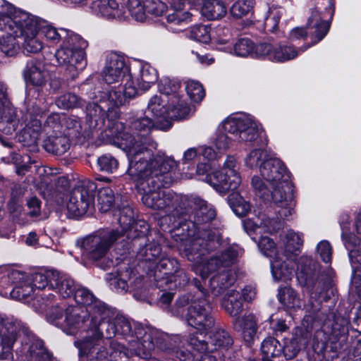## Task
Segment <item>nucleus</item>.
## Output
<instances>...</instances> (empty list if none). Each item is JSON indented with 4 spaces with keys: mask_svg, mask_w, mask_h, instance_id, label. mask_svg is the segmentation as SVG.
Wrapping results in <instances>:
<instances>
[{
    "mask_svg": "<svg viewBox=\"0 0 361 361\" xmlns=\"http://www.w3.org/2000/svg\"><path fill=\"white\" fill-rule=\"evenodd\" d=\"M226 131L222 128V124L219 128V132L214 139V143L216 147L220 151H225L230 147L231 139L225 133Z\"/></svg>",
    "mask_w": 361,
    "mask_h": 361,
    "instance_id": "338daca9",
    "label": "nucleus"
},
{
    "mask_svg": "<svg viewBox=\"0 0 361 361\" xmlns=\"http://www.w3.org/2000/svg\"><path fill=\"white\" fill-rule=\"evenodd\" d=\"M161 247L155 242H150L144 247L140 248L137 252V257L139 260L145 262H154L161 255Z\"/></svg>",
    "mask_w": 361,
    "mask_h": 361,
    "instance_id": "864d4df0",
    "label": "nucleus"
},
{
    "mask_svg": "<svg viewBox=\"0 0 361 361\" xmlns=\"http://www.w3.org/2000/svg\"><path fill=\"white\" fill-rule=\"evenodd\" d=\"M162 334L166 335L169 337L168 339L158 340L153 336L154 348L174 353L180 361L194 360V355L185 348V344L196 351L208 350L217 354L218 357L221 355L224 361L231 360L230 351L233 341L229 333L224 329H219L215 331L207 342L200 340L195 334H190L187 341H183L179 335L169 336L164 332Z\"/></svg>",
    "mask_w": 361,
    "mask_h": 361,
    "instance_id": "0eeeda50",
    "label": "nucleus"
},
{
    "mask_svg": "<svg viewBox=\"0 0 361 361\" xmlns=\"http://www.w3.org/2000/svg\"><path fill=\"white\" fill-rule=\"evenodd\" d=\"M194 283L196 290L192 293L180 295L176 300L173 313L176 316H183L184 307L189 305L185 314L186 321L188 325L203 334L212 329L215 322L205 289L197 280L195 279Z\"/></svg>",
    "mask_w": 361,
    "mask_h": 361,
    "instance_id": "1a4fd4ad",
    "label": "nucleus"
},
{
    "mask_svg": "<svg viewBox=\"0 0 361 361\" xmlns=\"http://www.w3.org/2000/svg\"><path fill=\"white\" fill-rule=\"evenodd\" d=\"M54 270H49L45 273H35L30 276L26 274V280L30 284L33 286V290L35 288L42 290L48 287L49 290L51 289V274H55Z\"/></svg>",
    "mask_w": 361,
    "mask_h": 361,
    "instance_id": "603ef678",
    "label": "nucleus"
},
{
    "mask_svg": "<svg viewBox=\"0 0 361 361\" xmlns=\"http://www.w3.org/2000/svg\"><path fill=\"white\" fill-rule=\"evenodd\" d=\"M317 253L319 255L322 260L325 263H331L332 255V247L327 240H322L317 247Z\"/></svg>",
    "mask_w": 361,
    "mask_h": 361,
    "instance_id": "774afa93",
    "label": "nucleus"
},
{
    "mask_svg": "<svg viewBox=\"0 0 361 361\" xmlns=\"http://www.w3.org/2000/svg\"><path fill=\"white\" fill-rule=\"evenodd\" d=\"M157 269L164 275H171L178 269V261L173 257L162 256L157 265Z\"/></svg>",
    "mask_w": 361,
    "mask_h": 361,
    "instance_id": "0e129e2a",
    "label": "nucleus"
},
{
    "mask_svg": "<svg viewBox=\"0 0 361 361\" xmlns=\"http://www.w3.org/2000/svg\"><path fill=\"white\" fill-rule=\"evenodd\" d=\"M154 126L152 118L148 116H139L133 119L129 126V133L126 130L121 122L113 123L111 128L112 136L121 140V145L126 151L130 164L129 152L132 148H137L139 151L148 150L152 157V148H155L156 144L153 142L149 133Z\"/></svg>",
    "mask_w": 361,
    "mask_h": 361,
    "instance_id": "9b49d317",
    "label": "nucleus"
},
{
    "mask_svg": "<svg viewBox=\"0 0 361 361\" xmlns=\"http://www.w3.org/2000/svg\"><path fill=\"white\" fill-rule=\"evenodd\" d=\"M121 234L118 229L104 228L87 235L81 243L82 256L93 261L101 259L121 237Z\"/></svg>",
    "mask_w": 361,
    "mask_h": 361,
    "instance_id": "4468645a",
    "label": "nucleus"
},
{
    "mask_svg": "<svg viewBox=\"0 0 361 361\" xmlns=\"http://www.w3.org/2000/svg\"><path fill=\"white\" fill-rule=\"evenodd\" d=\"M259 44L255 45L248 38H242L238 39L235 44L233 42L223 48L222 51L235 55L239 57L251 56L253 58L262 57L263 55L258 54L257 48Z\"/></svg>",
    "mask_w": 361,
    "mask_h": 361,
    "instance_id": "f704fd0d",
    "label": "nucleus"
},
{
    "mask_svg": "<svg viewBox=\"0 0 361 361\" xmlns=\"http://www.w3.org/2000/svg\"><path fill=\"white\" fill-rule=\"evenodd\" d=\"M97 164L100 171L108 173H114L118 167V161L111 154H104L97 159Z\"/></svg>",
    "mask_w": 361,
    "mask_h": 361,
    "instance_id": "680f3d73",
    "label": "nucleus"
},
{
    "mask_svg": "<svg viewBox=\"0 0 361 361\" xmlns=\"http://www.w3.org/2000/svg\"><path fill=\"white\" fill-rule=\"evenodd\" d=\"M201 12L207 19L216 20L226 15V8L221 0H207L204 3Z\"/></svg>",
    "mask_w": 361,
    "mask_h": 361,
    "instance_id": "de8ad7c7",
    "label": "nucleus"
},
{
    "mask_svg": "<svg viewBox=\"0 0 361 361\" xmlns=\"http://www.w3.org/2000/svg\"><path fill=\"white\" fill-rule=\"evenodd\" d=\"M23 76L26 83L36 87H42L47 84L50 74L44 62L30 60L23 71Z\"/></svg>",
    "mask_w": 361,
    "mask_h": 361,
    "instance_id": "bb28decb",
    "label": "nucleus"
},
{
    "mask_svg": "<svg viewBox=\"0 0 361 361\" xmlns=\"http://www.w3.org/2000/svg\"><path fill=\"white\" fill-rule=\"evenodd\" d=\"M74 298L82 306L66 308L61 329L71 336L86 334L74 342L80 361H128L130 355H147L153 350V336L158 340L169 338L156 329L115 315L112 308L87 288L78 285Z\"/></svg>",
    "mask_w": 361,
    "mask_h": 361,
    "instance_id": "f257e3e1",
    "label": "nucleus"
},
{
    "mask_svg": "<svg viewBox=\"0 0 361 361\" xmlns=\"http://www.w3.org/2000/svg\"><path fill=\"white\" fill-rule=\"evenodd\" d=\"M283 350V346L274 337H267L263 340L261 344V353L262 361H276Z\"/></svg>",
    "mask_w": 361,
    "mask_h": 361,
    "instance_id": "37998d69",
    "label": "nucleus"
},
{
    "mask_svg": "<svg viewBox=\"0 0 361 361\" xmlns=\"http://www.w3.org/2000/svg\"><path fill=\"white\" fill-rule=\"evenodd\" d=\"M18 9L6 0H0V31L11 29Z\"/></svg>",
    "mask_w": 361,
    "mask_h": 361,
    "instance_id": "09e8293b",
    "label": "nucleus"
},
{
    "mask_svg": "<svg viewBox=\"0 0 361 361\" xmlns=\"http://www.w3.org/2000/svg\"><path fill=\"white\" fill-rule=\"evenodd\" d=\"M158 79L157 70L149 63L141 65L138 75L134 80L131 77L126 81L133 80L134 86L138 92V88L143 91L148 90L151 86L154 84ZM138 93L137 94V95Z\"/></svg>",
    "mask_w": 361,
    "mask_h": 361,
    "instance_id": "4c0bfd02",
    "label": "nucleus"
},
{
    "mask_svg": "<svg viewBox=\"0 0 361 361\" xmlns=\"http://www.w3.org/2000/svg\"><path fill=\"white\" fill-rule=\"evenodd\" d=\"M14 16V23H19L20 37H23L24 49L31 54L39 52L44 47V44L38 36L37 23L35 16L30 13L18 9Z\"/></svg>",
    "mask_w": 361,
    "mask_h": 361,
    "instance_id": "f3484780",
    "label": "nucleus"
},
{
    "mask_svg": "<svg viewBox=\"0 0 361 361\" xmlns=\"http://www.w3.org/2000/svg\"><path fill=\"white\" fill-rule=\"evenodd\" d=\"M51 274V289L62 298H66L73 295L78 286L74 280L66 274L56 271Z\"/></svg>",
    "mask_w": 361,
    "mask_h": 361,
    "instance_id": "72a5a7b5",
    "label": "nucleus"
},
{
    "mask_svg": "<svg viewBox=\"0 0 361 361\" xmlns=\"http://www.w3.org/2000/svg\"><path fill=\"white\" fill-rule=\"evenodd\" d=\"M129 155L131 159L127 173L137 183L142 203L153 209L178 210L185 197L166 188L173 181L171 173L176 167L175 160L162 152L151 159L149 151L132 147Z\"/></svg>",
    "mask_w": 361,
    "mask_h": 361,
    "instance_id": "f03ea898",
    "label": "nucleus"
},
{
    "mask_svg": "<svg viewBox=\"0 0 361 361\" xmlns=\"http://www.w3.org/2000/svg\"><path fill=\"white\" fill-rule=\"evenodd\" d=\"M146 112L150 114L153 119L165 121L170 123L171 120H181L189 116L192 113V109L190 105H185V103H181L180 107L176 105L170 106L166 98L154 95L149 100Z\"/></svg>",
    "mask_w": 361,
    "mask_h": 361,
    "instance_id": "a211bd4d",
    "label": "nucleus"
},
{
    "mask_svg": "<svg viewBox=\"0 0 361 361\" xmlns=\"http://www.w3.org/2000/svg\"><path fill=\"white\" fill-rule=\"evenodd\" d=\"M257 319L253 314L237 317L233 322L235 330L240 332L244 341L248 344L254 342L258 329Z\"/></svg>",
    "mask_w": 361,
    "mask_h": 361,
    "instance_id": "2f4dec72",
    "label": "nucleus"
},
{
    "mask_svg": "<svg viewBox=\"0 0 361 361\" xmlns=\"http://www.w3.org/2000/svg\"><path fill=\"white\" fill-rule=\"evenodd\" d=\"M235 159L232 156H228L221 170L209 173L212 168L211 164L209 162L200 163L197 166V173L198 175L206 174L204 180L212 185L218 192L225 194L229 190H236L241 183V178L235 170Z\"/></svg>",
    "mask_w": 361,
    "mask_h": 361,
    "instance_id": "ddd939ff",
    "label": "nucleus"
},
{
    "mask_svg": "<svg viewBox=\"0 0 361 361\" xmlns=\"http://www.w3.org/2000/svg\"><path fill=\"white\" fill-rule=\"evenodd\" d=\"M191 21V14L182 10H176L166 16L167 29L174 32H180L184 30Z\"/></svg>",
    "mask_w": 361,
    "mask_h": 361,
    "instance_id": "c03bdc74",
    "label": "nucleus"
},
{
    "mask_svg": "<svg viewBox=\"0 0 361 361\" xmlns=\"http://www.w3.org/2000/svg\"><path fill=\"white\" fill-rule=\"evenodd\" d=\"M132 271L128 267L120 269L115 272L106 274V280L111 290L117 293H126L129 285Z\"/></svg>",
    "mask_w": 361,
    "mask_h": 361,
    "instance_id": "58836bf2",
    "label": "nucleus"
},
{
    "mask_svg": "<svg viewBox=\"0 0 361 361\" xmlns=\"http://www.w3.org/2000/svg\"><path fill=\"white\" fill-rule=\"evenodd\" d=\"M259 172L267 183L259 176L252 178L256 195L264 202L274 203L281 218L291 216L295 206L294 187L283 163L274 154L264 160Z\"/></svg>",
    "mask_w": 361,
    "mask_h": 361,
    "instance_id": "20e7f679",
    "label": "nucleus"
},
{
    "mask_svg": "<svg viewBox=\"0 0 361 361\" xmlns=\"http://www.w3.org/2000/svg\"><path fill=\"white\" fill-rule=\"evenodd\" d=\"M228 202L233 212L238 216H243L251 209L250 203L245 201L238 192H231L228 197Z\"/></svg>",
    "mask_w": 361,
    "mask_h": 361,
    "instance_id": "8fccbe9b",
    "label": "nucleus"
},
{
    "mask_svg": "<svg viewBox=\"0 0 361 361\" xmlns=\"http://www.w3.org/2000/svg\"><path fill=\"white\" fill-rule=\"evenodd\" d=\"M211 27L207 25H196L191 27L189 37L195 41L207 43L211 39Z\"/></svg>",
    "mask_w": 361,
    "mask_h": 361,
    "instance_id": "bf43d9fd",
    "label": "nucleus"
},
{
    "mask_svg": "<svg viewBox=\"0 0 361 361\" xmlns=\"http://www.w3.org/2000/svg\"><path fill=\"white\" fill-rule=\"evenodd\" d=\"M14 285L9 291H4L1 294L13 299L23 300L30 296L33 293V286L26 280V274L11 267L0 268V287L8 288Z\"/></svg>",
    "mask_w": 361,
    "mask_h": 361,
    "instance_id": "dca6fc26",
    "label": "nucleus"
},
{
    "mask_svg": "<svg viewBox=\"0 0 361 361\" xmlns=\"http://www.w3.org/2000/svg\"><path fill=\"white\" fill-rule=\"evenodd\" d=\"M35 94L37 96L39 94L36 90L28 91L25 101L26 106L25 126L18 135L19 142L27 146L35 145L42 130L47 133H61L63 130V114L58 113L51 114L42 126L41 121L37 117L43 115L44 111L39 106L42 100L34 97Z\"/></svg>",
    "mask_w": 361,
    "mask_h": 361,
    "instance_id": "9d476101",
    "label": "nucleus"
},
{
    "mask_svg": "<svg viewBox=\"0 0 361 361\" xmlns=\"http://www.w3.org/2000/svg\"><path fill=\"white\" fill-rule=\"evenodd\" d=\"M256 147L252 149L245 159V165L250 169H259L264 163L265 159L271 158L274 154L266 149L267 146L255 145Z\"/></svg>",
    "mask_w": 361,
    "mask_h": 361,
    "instance_id": "a18cd8bd",
    "label": "nucleus"
},
{
    "mask_svg": "<svg viewBox=\"0 0 361 361\" xmlns=\"http://www.w3.org/2000/svg\"><path fill=\"white\" fill-rule=\"evenodd\" d=\"M194 203L197 208L193 220L180 223L171 231V235L189 261H200L201 256L221 246L222 238L219 230L207 226L215 218V210L200 198H195Z\"/></svg>",
    "mask_w": 361,
    "mask_h": 361,
    "instance_id": "7ed1b4c3",
    "label": "nucleus"
},
{
    "mask_svg": "<svg viewBox=\"0 0 361 361\" xmlns=\"http://www.w3.org/2000/svg\"><path fill=\"white\" fill-rule=\"evenodd\" d=\"M85 103V99H80L78 95L72 93H66L56 100L57 106L63 109L81 107Z\"/></svg>",
    "mask_w": 361,
    "mask_h": 361,
    "instance_id": "4d7b16f0",
    "label": "nucleus"
},
{
    "mask_svg": "<svg viewBox=\"0 0 361 361\" xmlns=\"http://www.w3.org/2000/svg\"><path fill=\"white\" fill-rule=\"evenodd\" d=\"M16 353L25 361H50L51 356L44 348L43 342L39 339H33L30 343L23 345Z\"/></svg>",
    "mask_w": 361,
    "mask_h": 361,
    "instance_id": "c756f323",
    "label": "nucleus"
},
{
    "mask_svg": "<svg viewBox=\"0 0 361 361\" xmlns=\"http://www.w3.org/2000/svg\"><path fill=\"white\" fill-rule=\"evenodd\" d=\"M185 90L192 101L199 102L205 96L202 85L197 81L190 80L186 82Z\"/></svg>",
    "mask_w": 361,
    "mask_h": 361,
    "instance_id": "052dcab7",
    "label": "nucleus"
},
{
    "mask_svg": "<svg viewBox=\"0 0 361 361\" xmlns=\"http://www.w3.org/2000/svg\"><path fill=\"white\" fill-rule=\"evenodd\" d=\"M279 209L276 211L277 217L274 218L264 213H259L255 217L247 219L243 221V227L247 233L257 232L258 230H262L263 232L272 233L279 231L282 226V219H288V218H281L279 214Z\"/></svg>",
    "mask_w": 361,
    "mask_h": 361,
    "instance_id": "393cba45",
    "label": "nucleus"
},
{
    "mask_svg": "<svg viewBox=\"0 0 361 361\" xmlns=\"http://www.w3.org/2000/svg\"><path fill=\"white\" fill-rule=\"evenodd\" d=\"M303 245V235L293 230L288 231L281 235L280 250L283 257H290L298 255Z\"/></svg>",
    "mask_w": 361,
    "mask_h": 361,
    "instance_id": "e433bc0d",
    "label": "nucleus"
},
{
    "mask_svg": "<svg viewBox=\"0 0 361 361\" xmlns=\"http://www.w3.org/2000/svg\"><path fill=\"white\" fill-rule=\"evenodd\" d=\"M311 45L302 47L296 50L292 46L275 45L270 43H260L257 48L258 54L266 56L269 60L275 62H285L298 56L299 52H304Z\"/></svg>",
    "mask_w": 361,
    "mask_h": 361,
    "instance_id": "b1692460",
    "label": "nucleus"
},
{
    "mask_svg": "<svg viewBox=\"0 0 361 361\" xmlns=\"http://www.w3.org/2000/svg\"><path fill=\"white\" fill-rule=\"evenodd\" d=\"M221 305L230 316L239 317L243 310L240 293L234 289L228 290L223 298Z\"/></svg>",
    "mask_w": 361,
    "mask_h": 361,
    "instance_id": "ea45409f",
    "label": "nucleus"
},
{
    "mask_svg": "<svg viewBox=\"0 0 361 361\" xmlns=\"http://www.w3.org/2000/svg\"><path fill=\"white\" fill-rule=\"evenodd\" d=\"M278 299L286 310L300 309L302 305L301 300L298 293L288 286L279 289Z\"/></svg>",
    "mask_w": 361,
    "mask_h": 361,
    "instance_id": "49530a36",
    "label": "nucleus"
},
{
    "mask_svg": "<svg viewBox=\"0 0 361 361\" xmlns=\"http://www.w3.org/2000/svg\"><path fill=\"white\" fill-rule=\"evenodd\" d=\"M241 253L242 250L238 245H232L206 262L203 260L204 256H201L200 261H192L195 263V272L203 279L216 272L209 280L210 290L214 296L227 292L234 284L236 275L231 267Z\"/></svg>",
    "mask_w": 361,
    "mask_h": 361,
    "instance_id": "6e6552de",
    "label": "nucleus"
},
{
    "mask_svg": "<svg viewBox=\"0 0 361 361\" xmlns=\"http://www.w3.org/2000/svg\"><path fill=\"white\" fill-rule=\"evenodd\" d=\"M97 186L90 180H84L75 188L70 194L67 209L74 217L84 215L94 207Z\"/></svg>",
    "mask_w": 361,
    "mask_h": 361,
    "instance_id": "2eb2a0df",
    "label": "nucleus"
},
{
    "mask_svg": "<svg viewBox=\"0 0 361 361\" xmlns=\"http://www.w3.org/2000/svg\"><path fill=\"white\" fill-rule=\"evenodd\" d=\"M258 246L262 254L267 257H276L281 254L280 248L277 250L274 241L267 236L261 237Z\"/></svg>",
    "mask_w": 361,
    "mask_h": 361,
    "instance_id": "13d9d810",
    "label": "nucleus"
},
{
    "mask_svg": "<svg viewBox=\"0 0 361 361\" xmlns=\"http://www.w3.org/2000/svg\"><path fill=\"white\" fill-rule=\"evenodd\" d=\"M252 0H238L231 7V14L240 18L247 15L252 8Z\"/></svg>",
    "mask_w": 361,
    "mask_h": 361,
    "instance_id": "e2e57ef3",
    "label": "nucleus"
},
{
    "mask_svg": "<svg viewBox=\"0 0 361 361\" xmlns=\"http://www.w3.org/2000/svg\"><path fill=\"white\" fill-rule=\"evenodd\" d=\"M118 196H115L111 188L109 187L102 188L98 192V204L102 212L110 211L116 204Z\"/></svg>",
    "mask_w": 361,
    "mask_h": 361,
    "instance_id": "3c124183",
    "label": "nucleus"
},
{
    "mask_svg": "<svg viewBox=\"0 0 361 361\" xmlns=\"http://www.w3.org/2000/svg\"><path fill=\"white\" fill-rule=\"evenodd\" d=\"M63 130L66 129L68 134L73 137L85 139L93 137L92 130L83 127L79 118L76 116L66 117L63 115Z\"/></svg>",
    "mask_w": 361,
    "mask_h": 361,
    "instance_id": "79ce46f5",
    "label": "nucleus"
},
{
    "mask_svg": "<svg viewBox=\"0 0 361 361\" xmlns=\"http://www.w3.org/2000/svg\"><path fill=\"white\" fill-rule=\"evenodd\" d=\"M342 229L341 238L345 249L348 252V257L353 269L351 278L352 286L356 293L361 298V240L353 233H348V224L341 222Z\"/></svg>",
    "mask_w": 361,
    "mask_h": 361,
    "instance_id": "aec40b11",
    "label": "nucleus"
},
{
    "mask_svg": "<svg viewBox=\"0 0 361 361\" xmlns=\"http://www.w3.org/2000/svg\"><path fill=\"white\" fill-rule=\"evenodd\" d=\"M307 27L313 39L312 44H315L320 42L328 33L330 28V21L323 20L321 13L317 9H314L307 20Z\"/></svg>",
    "mask_w": 361,
    "mask_h": 361,
    "instance_id": "7c9ffc66",
    "label": "nucleus"
},
{
    "mask_svg": "<svg viewBox=\"0 0 361 361\" xmlns=\"http://www.w3.org/2000/svg\"><path fill=\"white\" fill-rule=\"evenodd\" d=\"M137 92L134 86V82L130 80L123 86H120L109 91L98 92L97 94L90 96L92 102L86 105V126L94 133L105 128L106 121L108 122L107 128L111 131L114 120L121 114L120 108L126 105L130 99L137 96Z\"/></svg>",
    "mask_w": 361,
    "mask_h": 361,
    "instance_id": "39448f33",
    "label": "nucleus"
},
{
    "mask_svg": "<svg viewBox=\"0 0 361 361\" xmlns=\"http://www.w3.org/2000/svg\"><path fill=\"white\" fill-rule=\"evenodd\" d=\"M270 264L272 276L276 281L286 282L294 275V263L289 257H285L283 259L280 255L276 256Z\"/></svg>",
    "mask_w": 361,
    "mask_h": 361,
    "instance_id": "c9c22d12",
    "label": "nucleus"
},
{
    "mask_svg": "<svg viewBox=\"0 0 361 361\" xmlns=\"http://www.w3.org/2000/svg\"><path fill=\"white\" fill-rule=\"evenodd\" d=\"M129 72L128 60L123 56L115 52L108 53L106 55L102 76L106 84L119 82Z\"/></svg>",
    "mask_w": 361,
    "mask_h": 361,
    "instance_id": "4be33fe9",
    "label": "nucleus"
},
{
    "mask_svg": "<svg viewBox=\"0 0 361 361\" xmlns=\"http://www.w3.org/2000/svg\"><path fill=\"white\" fill-rule=\"evenodd\" d=\"M25 114L20 119L16 109L6 97V88L0 85V130L6 135H12L25 123Z\"/></svg>",
    "mask_w": 361,
    "mask_h": 361,
    "instance_id": "412c9836",
    "label": "nucleus"
},
{
    "mask_svg": "<svg viewBox=\"0 0 361 361\" xmlns=\"http://www.w3.org/2000/svg\"><path fill=\"white\" fill-rule=\"evenodd\" d=\"M298 282L304 286L312 288L316 284L318 274L315 263L310 257L302 256L300 258L295 273Z\"/></svg>",
    "mask_w": 361,
    "mask_h": 361,
    "instance_id": "c85d7f7f",
    "label": "nucleus"
},
{
    "mask_svg": "<svg viewBox=\"0 0 361 361\" xmlns=\"http://www.w3.org/2000/svg\"><path fill=\"white\" fill-rule=\"evenodd\" d=\"M26 331L27 329L20 321L0 314V360H13V344L19 334Z\"/></svg>",
    "mask_w": 361,
    "mask_h": 361,
    "instance_id": "6ab92c4d",
    "label": "nucleus"
},
{
    "mask_svg": "<svg viewBox=\"0 0 361 361\" xmlns=\"http://www.w3.org/2000/svg\"><path fill=\"white\" fill-rule=\"evenodd\" d=\"M222 128L233 135L238 142L267 146V136L260 130L258 122L251 115L230 116L222 122Z\"/></svg>",
    "mask_w": 361,
    "mask_h": 361,
    "instance_id": "f8f14e48",
    "label": "nucleus"
},
{
    "mask_svg": "<svg viewBox=\"0 0 361 361\" xmlns=\"http://www.w3.org/2000/svg\"><path fill=\"white\" fill-rule=\"evenodd\" d=\"M283 15L281 8L272 6L269 8L264 16V28L268 32H274L277 30L280 19Z\"/></svg>",
    "mask_w": 361,
    "mask_h": 361,
    "instance_id": "6e6d98bb",
    "label": "nucleus"
},
{
    "mask_svg": "<svg viewBox=\"0 0 361 361\" xmlns=\"http://www.w3.org/2000/svg\"><path fill=\"white\" fill-rule=\"evenodd\" d=\"M70 139L64 134L51 135L44 140V143L45 150L56 156L64 154L70 149Z\"/></svg>",
    "mask_w": 361,
    "mask_h": 361,
    "instance_id": "a19ab883",
    "label": "nucleus"
},
{
    "mask_svg": "<svg viewBox=\"0 0 361 361\" xmlns=\"http://www.w3.org/2000/svg\"><path fill=\"white\" fill-rule=\"evenodd\" d=\"M126 5L132 18L140 22L146 19L147 13L158 16L166 8V4L160 0H127Z\"/></svg>",
    "mask_w": 361,
    "mask_h": 361,
    "instance_id": "5701e85b",
    "label": "nucleus"
},
{
    "mask_svg": "<svg viewBox=\"0 0 361 361\" xmlns=\"http://www.w3.org/2000/svg\"><path fill=\"white\" fill-rule=\"evenodd\" d=\"M180 83L178 80L168 77H163L158 84V90L163 94L161 97L167 99L170 106L176 105L180 107L181 103L190 105L184 96L180 94Z\"/></svg>",
    "mask_w": 361,
    "mask_h": 361,
    "instance_id": "cd10ccee",
    "label": "nucleus"
},
{
    "mask_svg": "<svg viewBox=\"0 0 361 361\" xmlns=\"http://www.w3.org/2000/svg\"><path fill=\"white\" fill-rule=\"evenodd\" d=\"M216 36L214 37L217 44L219 46V49L221 50V48L226 47L228 44H231L233 42L232 35L229 29L224 27H218L215 30Z\"/></svg>",
    "mask_w": 361,
    "mask_h": 361,
    "instance_id": "69168bd1",
    "label": "nucleus"
},
{
    "mask_svg": "<svg viewBox=\"0 0 361 361\" xmlns=\"http://www.w3.org/2000/svg\"><path fill=\"white\" fill-rule=\"evenodd\" d=\"M35 20L38 30L47 40L54 44L62 42L55 54L56 61L59 65L66 67L71 78H76L87 64L85 52L87 41L71 30L57 29L39 17L35 16Z\"/></svg>",
    "mask_w": 361,
    "mask_h": 361,
    "instance_id": "423d86ee",
    "label": "nucleus"
},
{
    "mask_svg": "<svg viewBox=\"0 0 361 361\" xmlns=\"http://www.w3.org/2000/svg\"><path fill=\"white\" fill-rule=\"evenodd\" d=\"M19 23H13L11 29L2 30L4 33L0 36V50L8 56H15L19 51L20 46L17 37H20Z\"/></svg>",
    "mask_w": 361,
    "mask_h": 361,
    "instance_id": "473e14b6",
    "label": "nucleus"
},
{
    "mask_svg": "<svg viewBox=\"0 0 361 361\" xmlns=\"http://www.w3.org/2000/svg\"><path fill=\"white\" fill-rule=\"evenodd\" d=\"M135 222L134 219V211L128 205H124L120 211L118 223L121 226V229L117 228L121 232V236L128 231L132 230V227Z\"/></svg>",
    "mask_w": 361,
    "mask_h": 361,
    "instance_id": "5fc2aeb1",
    "label": "nucleus"
},
{
    "mask_svg": "<svg viewBox=\"0 0 361 361\" xmlns=\"http://www.w3.org/2000/svg\"><path fill=\"white\" fill-rule=\"evenodd\" d=\"M91 11L97 16L107 20H126V11L115 0H94L90 5Z\"/></svg>",
    "mask_w": 361,
    "mask_h": 361,
    "instance_id": "a878e982",
    "label": "nucleus"
}]
</instances>
